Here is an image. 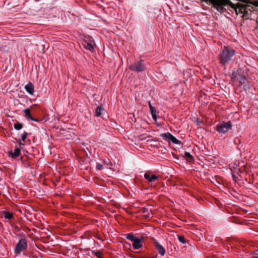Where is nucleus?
Masks as SVG:
<instances>
[{
    "label": "nucleus",
    "instance_id": "f257e3e1",
    "mask_svg": "<svg viewBox=\"0 0 258 258\" xmlns=\"http://www.w3.org/2000/svg\"><path fill=\"white\" fill-rule=\"evenodd\" d=\"M206 3L210 2L213 7L219 12L223 11V7L227 5L234 10L236 14H243V18L248 19L250 18L251 13L242 8V4L238 3L236 5L233 4L230 0H201Z\"/></svg>",
    "mask_w": 258,
    "mask_h": 258
},
{
    "label": "nucleus",
    "instance_id": "f03ea898",
    "mask_svg": "<svg viewBox=\"0 0 258 258\" xmlns=\"http://www.w3.org/2000/svg\"><path fill=\"white\" fill-rule=\"evenodd\" d=\"M235 51L228 46H225L220 51L219 59L222 65H225L235 54Z\"/></svg>",
    "mask_w": 258,
    "mask_h": 258
},
{
    "label": "nucleus",
    "instance_id": "7ed1b4c3",
    "mask_svg": "<svg viewBox=\"0 0 258 258\" xmlns=\"http://www.w3.org/2000/svg\"><path fill=\"white\" fill-rule=\"evenodd\" d=\"M232 79L234 81L237 82L239 83V85H244V89H249V86L246 84L247 81V78L246 75L244 74H232Z\"/></svg>",
    "mask_w": 258,
    "mask_h": 258
},
{
    "label": "nucleus",
    "instance_id": "20e7f679",
    "mask_svg": "<svg viewBox=\"0 0 258 258\" xmlns=\"http://www.w3.org/2000/svg\"><path fill=\"white\" fill-rule=\"evenodd\" d=\"M128 68L132 71L141 72L145 71L146 68L144 64V60L141 59L136 61L134 64H131Z\"/></svg>",
    "mask_w": 258,
    "mask_h": 258
},
{
    "label": "nucleus",
    "instance_id": "39448f33",
    "mask_svg": "<svg viewBox=\"0 0 258 258\" xmlns=\"http://www.w3.org/2000/svg\"><path fill=\"white\" fill-rule=\"evenodd\" d=\"M232 127V124L230 121L226 122H222L218 123L216 125L217 131L222 134L227 133L229 130H231Z\"/></svg>",
    "mask_w": 258,
    "mask_h": 258
},
{
    "label": "nucleus",
    "instance_id": "423d86ee",
    "mask_svg": "<svg viewBox=\"0 0 258 258\" xmlns=\"http://www.w3.org/2000/svg\"><path fill=\"white\" fill-rule=\"evenodd\" d=\"M27 247V242L26 239L22 238L19 240L15 248V253L20 254L22 251L25 250Z\"/></svg>",
    "mask_w": 258,
    "mask_h": 258
},
{
    "label": "nucleus",
    "instance_id": "0eeeda50",
    "mask_svg": "<svg viewBox=\"0 0 258 258\" xmlns=\"http://www.w3.org/2000/svg\"><path fill=\"white\" fill-rule=\"evenodd\" d=\"M160 136L167 142H172L175 144L179 145L181 144V142L175 138L170 133L167 132L166 133L161 134Z\"/></svg>",
    "mask_w": 258,
    "mask_h": 258
},
{
    "label": "nucleus",
    "instance_id": "6e6552de",
    "mask_svg": "<svg viewBox=\"0 0 258 258\" xmlns=\"http://www.w3.org/2000/svg\"><path fill=\"white\" fill-rule=\"evenodd\" d=\"M154 246L159 254H160L161 256H164L165 255V248L158 242L155 241Z\"/></svg>",
    "mask_w": 258,
    "mask_h": 258
},
{
    "label": "nucleus",
    "instance_id": "1a4fd4ad",
    "mask_svg": "<svg viewBox=\"0 0 258 258\" xmlns=\"http://www.w3.org/2000/svg\"><path fill=\"white\" fill-rule=\"evenodd\" d=\"M83 45L86 49L90 50V51H93L94 50L93 43L91 40L89 42L84 41L83 43Z\"/></svg>",
    "mask_w": 258,
    "mask_h": 258
},
{
    "label": "nucleus",
    "instance_id": "9d476101",
    "mask_svg": "<svg viewBox=\"0 0 258 258\" xmlns=\"http://www.w3.org/2000/svg\"><path fill=\"white\" fill-rule=\"evenodd\" d=\"M25 89L30 95H33L34 91V85L31 83H29L25 86Z\"/></svg>",
    "mask_w": 258,
    "mask_h": 258
},
{
    "label": "nucleus",
    "instance_id": "9b49d317",
    "mask_svg": "<svg viewBox=\"0 0 258 258\" xmlns=\"http://www.w3.org/2000/svg\"><path fill=\"white\" fill-rule=\"evenodd\" d=\"M142 240L140 238H137L133 241V246L135 249H138L142 247Z\"/></svg>",
    "mask_w": 258,
    "mask_h": 258
},
{
    "label": "nucleus",
    "instance_id": "f8f14e48",
    "mask_svg": "<svg viewBox=\"0 0 258 258\" xmlns=\"http://www.w3.org/2000/svg\"><path fill=\"white\" fill-rule=\"evenodd\" d=\"M144 177L145 179H146L149 182H153L156 179H157L158 178V176L156 175H150L148 173H145L144 174Z\"/></svg>",
    "mask_w": 258,
    "mask_h": 258
},
{
    "label": "nucleus",
    "instance_id": "ddd939ff",
    "mask_svg": "<svg viewBox=\"0 0 258 258\" xmlns=\"http://www.w3.org/2000/svg\"><path fill=\"white\" fill-rule=\"evenodd\" d=\"M25 116L28 119L34 120V118L31 115V111L30 109L26 108L24 110Z\"/></svg>",
    "mask_w": 258,
    "mask_h": 258
},
{
    "label": "nucleus",
    "instance_id": "4468645a",
    "mask_svg": "<svg viewBox=\"0 0 258 258\" xmlns=\"http://www.w3.org/2000/svg\"><path fill=\"white\" fill-rule=\"evenodd\" d=\"M21 153V150L19 148H17L14 150V152H11V157L13 158H16L18 157Z\"/></svg>",
    "mask_w": 258,
    "mask_h": 258
},
{
    "label": "nucleus",
    "instance_id": "2eb2a0df",
    "mask_svg": "<svg viewBox=\"0 0 258 258\" xmlns=\"http://www.w3.org/2000/svg\"><path fill=\"white\" fill-rule=\"evenodd\" d=\"M150 110L153 118L154 120H156L157 118V111H156V108L154 107H151Z\"/></svg>",
    "mask_w": 258,
    "mask_h": 258
},
{
    "label": "nucleus",
    "instance_id": "dca6fc26",
    "mask_svg": "<svg viewBox=\"0 0 258 258\" xmlns=\"http://www.w3.org/2000/svg\"><path fill=\"white\" fill-rule=\"evenodd\" d=\"M23 126V125L22 123H20L19 122H17L14 123V127L15 130H20L21 128H22Z\"/></svg>",
    "mask_w": 258,
    "mask_h": 258
},
{
    "label": "nucleus",
    "instance_id": "f3484780",
    "mask_svg": "<svg viewBox=\"0 0 258 258\" xmlns=\"http://www.w3.org/2000/svg\"><path fill=\"white\" fill-rule=\"evenodd\" d=\"M126 238L133 242L137 238L136 237H135L133 234L131 233L127 234L126 235Z\"/></svg>",
    "mask_w": 258,
    "mask_h": 258
},
{
    "label": "nucleus",
    "instance_id": "a211bd4d",
    "mask_svg": "<svg viewBox=\"0 0 258 258\" xmlns=\"http://www.w3.org/2000/svg\"><path fill=\"white\" fill-rule=\"evenodd\" d=\"M103 109L101 106H98L96 108V111H95V115L96 116H99L101 114V112Z\"/></svg>",
    "mask_w": 258,
    "mask_h": 258
},
{
    "label": "nucleus",
    "instance_id": "6ab92c4d",
    "mask_svg": "<svg viewBox=\"0 0 258 258\" xmlns=\"http://www.w3.org/2000/svg\"><path fill=\"white\" fill-rule=\"evenodd\" d=\"M4 217L6 219H10L13 217V214L9 212H6L4 214Z\"/></svg>",
    "mask_w": 258,
    "mask_h": 258
},
{
    "label": "nucleus",
    "instance_id": "aec40b11",
    "mask_svg": "<svg viewBox=\"0 0 258 258\" xmlns=\"http://www.w3.org/2000/svg\"><path fill=\"white\" fill-rule=\"evenodd\" d=\"M178 240L183 244H185L186 243V240L184 236H180L178 237Z\"/></svg>",
    "mask_w": 258,
    "mask_h": 258
},
{
    "label": "nucleus",
    "instance_id": "412c9836",
    "mask_svg": "<svg viewBox=\"0 0 258 258\" xmlns=\"http://www.w3.org/2000/svg\"><path fill=\"white\" fill-rule=\"evenodd\" d=\"M184 157L189 159H192L193 156L190 154V153L186 152L184 153Z\"/></svg>",
    "mask_w": 258,
    "mask_h": 258
},
{
    "label": "nucleus",
    "instance_id": "4be33fe9",
    "mask_svg": "<svg viewBox=\"0 0 258 258\" xmlns=\"http://www.w3.org/2000/svg\"><path fill=\"white\" fill-rule=\"evenodd\" d=\"M28 136L27 133L25 132L21 136V140L23 142H25V139H26L27 137Z\"/></svg>",
    "mask_w": 258,
    "mask_h": 258
},
{
    "label": "nucleus",
    "instance_id": "5701e85b",
    "mask_svg": "<svg viewBox=\"0 0 258 258\" xmlns=\"http://www.w3.org/2000/svg\"><path fill=\"white\" fill-rule=\"evenodd\" d=\"M252 256L258 258V249H256V250L253 252Z\"/></svg>",
    "mask_w": 258,
    "mask_h": 258
},
{
    "label": "nucleus",
    "instance_id": "b1692460",
    "mask_svg": "<svg viewBox=\"0 0 258 258\" xmlns=\"http://www.w3.org/2000/svg\"><path fill=\"white\" fill-rule=\"evenodd\" d=\"M103 168V165L100 163H97L96 164V169L98 170H101Z\"/></svg>",
    "mask_w": 258,
    "mask_h": 258
},
{
    "label": "nucleus",
    "instance_id": "393cba45",
    "mask_svg": "<svg viewBox=\"0 0 258 258\" xmlns=\"http://www.w3.org/2000/svg\"><path fill=\"white\" fill-rule=\"evenodd\" d=\"M140 139L141 140H145V138L144 137V135H142L140 137Z\"/></svg>",
    "mask_w": 258,
    "mask_h": 258
},
{
    "label": "nucleus",
    "instance_id": "a878e982",
    "mask_svg": "<svg viewBox=\"0 0 258 258\" xmlns=\"http://www.w3.org/2000/svg\"><path fill=\"white\" fill-rule=\"evenodd\" d=\"M149 106L150 109L151 108V107H153V106L152 105L150 101L149 102Z\"/></svg>",
    "mask_w": 258,
    "mask_h": 258
},
{
    "label": "nucleus",
    "instance_id": "bb28decb",
    "mask_svg": "<svg viewBox=\"0 0 258 258\" xmlns=\"http://www.w3.org/2000/svg\"><path fill=\"white\" fill-rule=\"evenodd\" d=\"M33 121H39V120L38 119H35L34 118V120H32Z\"/></svg>",
    "mask_w": 258,
    "mask_h": 258
},
{
    "label": "nucleus",
    "instance_id": "cd10ccee",
    "mask_svg": "<svg viewBox=\"0 0 258 258\" xmlns=\"http://www.w3.org/2000/svg\"><path fill=\"white\" fill-rule=\"evenodd\" d=\"M20 146L21 147L22 146H24V144L23 143H20Z\"/></svg>",
    "mask_w": 258,
    "mask_h": 258
},
{
    "label": "nucleus",
    "instance_id": "c85d7f7f",
    "mask_svg": "<svg viewBox=\"0 0 258 258\" xmlns=\"http://www.w3.org/2000/svg\"><path fill=\"white\" fill-rule=\"evenodd\" d=\"M233 179L235 180V175H233Z\"/></svg>",
    "mask_w": 258,
    "mask_h": 258
},
{
    "label": "nucleus",
    "instance_id": "c756f323",
    "mask_svg": "<svg viewBox=\"0 0 258 258\" xmlns=\"http://www.w3.org/2000/svg\"><path fill=\"white\" fill-rule=\"evenodd\" d=\"M236 140H238L239 141V139H235V142H236Z\"/></svg>",
    "mask_w": 258,
    "mask_h": 258
},
{
    "label": "nucleus",
    "instance_id": "7c9ffc66",
    "mask_svg": "<svg viewBox=\"0 0 258 258\" xmlns=\"http://www.w3.org/2000/svg\"><path fill=\"white\" fill-rule=\"evenodd\" d=\"M36 1H38V0H36Z\"/></svg>",
    "mask_w": 258,
    "mask_h": 258
},
{
    "label": "nucleus",
    "instance_id": "2f4dec72",
    "mask_svg": "<svg viewBox=\"0 0 258 258\" xmlns=\"http://www.w3.org/2000/svg\"><path fill=\"white\" fill-rule=\"evenodd\" d=\"M36 1H38V0H36Z\"/></svg>",
    "mask_w": 258,
    "mask_h": 258
},
{
    "label": "nucleus",
    "instance_id": "473e14b6",
    "mask_svg": "<svg viewBox=\"0 0 258 258\" xmlns=\"http://www.w3.org/2000/svg\"><path fill=\"white\" fill-rule=\"evenodd\" d=\"M36 1H38V0H36Z\"/></svg>",
    "mask_w": 258,
    "mask_h": 258
}]
</instances>
